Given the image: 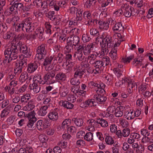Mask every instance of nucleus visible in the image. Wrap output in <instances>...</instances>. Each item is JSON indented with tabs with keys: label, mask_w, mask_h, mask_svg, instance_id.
<instances>
[{
	"label": "nucleus",
	"mask_w": 153,
	"mask_h": 153,
	"mask_svg": "<svg viewBox=\"0 0 153 153\" xmlns=\"http://www.w3.org/2000/svg\"><path fill=\"white\" fill-rule=\"evenodd\" d=\"M22 42H19L17 45H12L10 47L6 48L4 51L5 59L4 63H10L12 60L17 58L19 53L24 54L25 58H30L31 56L30 53V49L25 45H22Z\"/></svg>",
	"instance_id": "1"
},
{
	"label": "nucleus",
	"mask_w": 153,
	"mask_h": 153,
	"mask_svg": "<svg viewBox=\"0 0 153 153\" xmlns=\"http://www.w3.org/2000/svg\"><path fill=\"white\" fill-rule=\"evenodd\" d=\"M22 22L23 23V26L25 28L27 33H30L35 29L36 23L34 22L32 18L30 17L26 18Z\"/></svg>",
	"instance_id": "2"
},
{
	"label": "nucleus",
	"mask_w": 153,
	"mask_h": 153,
	"mask_svg": "<svg viewBox=\"0 0 153 153\" xmlns=\"http://www.w3.org/2000/svg\"><path fill=\"white\" fill-rule=\"evenodd\" d=\"M97 44L96 42H93L89 43L87 45L84 47L83 46L80 45L78 48L82 52L83 51V53L85 56L89 55L91 52H94L97 47Z\"/></svg>",
	"instance_id": "3"
},
{
	"label": "nucleus",
	"mask_w": 153,
	"mask_h": 153,
	"mask_svg": "<svg viewBox=\"0 0 153 153\" xmlns=\"http://www.w3.org/2000/svg\"><path fill=\"white\" fill-rule=\"evenodd\" d=\"M36 51L37 53L36 55V58L39 60L44 59L47 55L48 52L46 45L41 44L37 47Z\"/></svg>",
	"instance_id": "4"
},
{
	"label": "nucleus",
	"mask_w": 153,
	"mask_h": 153,
	"mask_svg": "<svg viewBox=\"0 0 153 153\" xmlns=\"http://www.w3.org/2000/svg\"><path fill=\"white\" fill-rule=\"evenodd\" d=\"M121 8L122 9L123 14L126 17L129 18L131 16H134L135 15L134 12L135 10L131 6L124 5V6L121 7Z\"/></svg>",
	"instance_id": "5"
},
{
	"label": "nucleus",
	"mask_w": 153,
	"mask_h": 153,
	"mask_svg": "<svg viewBox=\"0 0 153 153\" xmlns=\"http://www.w3.org/2000/svg\"><path fill=\"white\" fill-rule=\"evenodd\" d=\"M55 75V72L54 70H52L50 72L47 73L45 74L43 77L45 84L46 82H48L49 84L53 83L55 82V80H52Z\"/></svg>",
	"instance_id": "6"
},
{
	"label": "nucleus",
	"mask_w": 153,
	"mask_h": 153,
	"mask_svg": "<svg viewBox=\"0 0 153 153\" xmlns=\"http://www.w3.org/2000/svg\"><path fill=\"white\" fill-rule=\"evenodd\" d=\"M27 58L24 57L16 63V67L14 69L15 71H16L19 73L21 72L22 68L25 67L27 64Z\"/></svg>",
	"instance_id": "7"
},
{
	"label": "nucleus",
	"mask_w": 153,
	"mask_h": 153,
	"mask_svg": "<svg viewBox=\"0 0 153 153\" xmlns=\"http://www.w3.org/2000/svg\"><path fill=\"white\" fill-rule=\"evenodd\" d=\"M105 44L108 48H112L114 45V41L112 37L109 35H107L103 39L100 43H103Z\"/></svg>",
	"instance_id": "8"
},
{
	"label": "nucleus",
	"mask_w": 153,
	"mask_h": 153,
	"mask_svg": "<svg viewBox=\"0 0 153 153\" xmlns=\"http://www.w3.org/2000/svg\"><path fill=\"white\" fill-rule=\"evenodd\" d=\"M59 109L58 108H55L53 110H51L48 113V116L49 118L53 121L57 120L58 118V112Z\"/></svg>",
	"instance_id": "9"
},
{
	"label": "nucleus",
	"mask_w": 153,
	"mask_h": 153,
	"mask_svg": "<svg viewBox=\"0 0 153 153\" xmlns=\"http://www.w3.org/2000/svg\"><path fill=\"white\" fill-rule=\"evenodd\" d=\"M53 55H49L46 57L44 59L43 62V65L45 67V68L48 67L49 69L48 70H51L52 68L50 67L51 64L53 59Z\"/></svg>",
	"instance_id": "10"
},
{
	"label": "nucleus",
	"mask_w": 153,
	"mask_h": 153,
	"mask_svg": "<svg viewBox=\"0 0 153 153\" xmlns=\"http://www.w3.org/2000/svg\"><path fill=\"white\" fill-rule=\"evenodd\" d=\"M31 79L30 77L28 76L27 73L25 72L22 73L19 79V81L21 82H26V83L28 84Z\"/></svg>",
	"instance_id": "11"
},
{
	"label": "nucleus",
	"mask_w": 153,
	"mask_h": 153,
	"mask_svg": "<svg viewBox=\"0 0 153 153\" xmlns=\"http://www.w3.org/2000/svg\"><path fill=\"white\" fill-rule=\"evenodd\" d=\"M88 126L87 129L89 131H93L95 130L94 126L97 124L96 121L93 119H90L87 121Z\"/></svg>",
	"instance_id": "12"
},
{
	"label": "nucleus",
	"mask_w": 153,
	"mask_h": 153,
	"mask_svg": "<svg viewBox=\"0 0 153 153\" xmlns=\"http://www.w3.org/2000/svg\"><path fill=\"white\" fill-rule=\"evenodd\" d=\"M29 88L30 91L33 92L37 94L39 93L40 90V87L39 86L36 82H35L32 84H30L29 86Z\"/></svg>",
	"instance_id": "13"
},
{
	"label": "nucleus",
	"mask_w": 153,
	"mask_h": 153,
	"mask_svg": "<svg viewBox=\"0 0 153 153\" xmlns=\"http://www.w3.org/2000/svg\"><path fill=\"white\" fill-rule=\"evenodd\" d=\"M80 48L78 47L76 51L75 52L74 56L75 58H76V59L79 61L82 62L84 60L85 56H83L82 52L80 50Z\"/></svg>",
	"instance_id": "14"
},
{
	"label": "nucleus",
	"mask_w": 153,
	"mask_h": 153,
	"mask_svg": "<svg viewBox=\"0 0 153 153\" xmlns=\"http://www.w3.org/2000/svg\"><path fill=\"white\" fill-rule=\"evenodd\" d=\"M59 104L61 106L67 109H71L74 106L73 104L66 101H60L59 102Z\"/></svg>",
	"instance_id": "15"
},
{
	"label": "nucleus",
	"mask_w": 153,
	"mask_h": 153,
	"mask_svg": "<svg viewBox=\"0 0 153 153\" xmlns=\"http://www.w3.org/2000/svg\"><path fill=\"white\" fill-rule=\"evenodd\" d=\"M28 66L27 71L28 73H31L36 70L38 67V65L37 63L34 62L28 64Z\"/></svg>",
	"instance_id": "16"
},
{
	"label": "nucleus",
	"mask_w": 153,
	"mask_h": 153,
	"mask_svg": "<svg viewBox=\"0 0 153 153\" xmlns=\"http://www.w3.org/2000/svg\"><path fill=\"white\" fill-rule=\"evenodd\" d=\"M72 121L77 127H80L84 126V120L82 118L74 117L72 119Z\"/></svg>",
	"instance_id": "17"
},
{
	"label": "nucleus",
	"mask_w": 153,
	"mask_h": 153,
	"mask_svg": "<svg viewBox=\"0 0 153 153\" xmlns=\"http://www.w3.org/2000/svg\"><path fill=\"white\" fill-rule=\"evenodd\" d=\"M93 97L100 104L105 102L107 100L106 97L103 94L99 95L95 94L94 95Z\"/></svg>",
	"instance_id": "18"
},
{
	"label": "nucleus",
	"mask_w": 153,
	"mask_h": 153,
	"mask_svg": "<svg viewBox=\"0 0 153 153\" xmlns=\"http://www.w3.org/2000/svg\"><path fill=\"white\" fill-rule=\"evenodd\" d=\"M71 39H67V41L70 42V44L75 46L77 45L79 42V38L78 36H74L73 38H71Z\"/></svg>",
	"instance_id": "19"
},
{
	"label": "nucleus",
	"mask_w": 153,
	"mask_h": 153,
	"mask_svg": "<svg viewBox=\"0 0 153 153\" xmlns=\"http://www.w3.org/2000/svg\"><path fill=\"white\" fill-rule=\"evenodd\" d=\"M23 23L22 22H21L19 23L16 24L15 23L13 24V26L14 27L16 32H19L21 30L23 31L25 30V28L23 26Z\"/></svg>",
	"instance_id": "20"
},
{
	"label": "nucleus",
	"mask_w": 153,
	"mask_h": 153,
	"mask_svg": "<svg viewBox=\"0 0 153 153\" xmlns=\"http://www.w3.org/2000/svg\"><path fill=\"white\" fill-rule=\"evenodd\" d=\"M99 28L104 30H107L109 28V24L107 22L100 20L98 22Z\"/></svg>",
	"instance_id": "21"
},
{
	"label": "nucleus",
	"mask_w": 153,
	"mask_h": 153,
	"mask_svg": "<svg viewBox=\"0 0 153 153\" xmlns=\"http://www.w3.org/2000/svg\"><path fill=\"white\" fill-rule=\"evenodd\" d=\"M114 31H120L124 30V26H123L121 22H117L112 27Z\"/></svg>",
	"instance_id": "22"
},
{
	"label": "nucleus",
	"mask_w": 153,
	"mask_h": 153,
	"mask_svg": "<svg viewBox=\"0 0 153 153\" xmlns=\"http://www.w3.org/2000/svg\"><path fill=\"white\" fill-rule=\"evenodd\" d=\"M62 16L60 15H56L52 21H53L54 25H61L62 19Z\"/></svg>",
	"instance_id": "23"
},
{
	"label": "nucleus",
	"mask_w": 153,
	"mask_h": 153,
	"mask_svg": "<svg viewBox=\"0 0 153 153\" xmlns=\"http://www.w3.org/2000/svg\"><path fill=\"white\" fill-rule=\"evenodd\" d=\"M125 116L127 120H131L134 119L135 117L134 111L133 110H130L127 111L125 113Z\"/></svg>",
	"instance_id": "24"
},
{
	"label": "nucleus",
	"mask_w": 153,
	"mask_h": 153,
	"mask_svg": "<svg viewBox=\"0 0 153 153\" xmlns=\"http://www.w3.org/2000/svg\"><path fill=\"white\" fill-rule=\"evenodd\" d=\"M97 124L100 125L101 127H106L108 126V124L107 121L102 118H99L96 120Z\"/></svg>",
	"instance_id": "25"
},
{
	"label": "nucleus",
	"mask_w": 153,
	"mask_h": 153,
	"mask_svg": "<svg viewBox=\"0 0 153 153\" xmlns=\"http://www.w3.org/2000/svg\"><path fill=\"white\" fill-rule=\"evenodd\" d=\"M123 106H120L117 107L116 108L115 111L114 113V115L117 117H122L123 114Z\"/></svg>",
	"instance_id": "26"
},
{
	"label": "nucleus",
	"mask_w": 153,
	"mask_h": 153,
	"mask_svg": "<svg viewBox=\"0 0 153 153\" xmlns=\"http://www.w3.org/2000/svg\"><path fill=\"white\" fill-rule=\"evenodd\" d=\"M55 78L57 81H64L66 80V76L63 72H59L56 74Z\"/></svg>",
	"instance_id": "27"
},
{
	"label": "nucleus",
	"mask_w": 153,
	"mask_h": 153,
	"mask_svg": "<svg viewBox=\"0 0 153 153\" xmlns=\"http://www.w3.org/2000/svg\"><path fill=\"white\" fill-rule=\"evenodd\" d=\"M36 125L37 128L39 130L47 128V126L46 125V124L43 123V121L42 120H39L37 121Z\"/></svg>",
	"instance_id": "28"
},
{
	"label": "nucleus",
	"mask_w": 153,
	"mask_h": 153,
	"mask_svg": "<svg viewBox=\"0 0 153 153\" xmlns=\"http://www.w3.org/2000/svg\"><path fill=\"white\" fill-rule=\"evenodd\" d=\"M48 108L47 105L42 106L39 111V115L42 116H45L47 113V110Z\"/></svg>",
	"instance_id": "29"
},
{
	"label": "nucleus",
	"mask_w": 153,
	"mask_h": 153,
	"mask_svg": "<svg viewBox=\"0 0 153 153\" xmlns=\"http://www.w3.org/2000/svg\"><path fill=\"white\" fill-rule=\"evenodd\" d=\"M83 10L80 9L77 10L76 12V17L75 19V21H81L82 19V13H83Z\"/></svg>",
	"instance_id": "30"
},
{
	"label": "nucleus",
	"mask_w": 153,
	"mask_h": 153,
	"mask_svg": "<svg viewBox=\"0 0 153 153\" xmlns=\"http://www.w3.org/2000/svg\"><path fill=\"white\" fill-rule=\"evenodd\" d=\"M73 49V46L70 42H67V45L64 48L65 53H69Z\"/></svg>",
	"instance_id": "31"
},
{
	"label": "nucleus",
	"mask_w": 153,
	"mask_h": 153,
	"mask_svg": "<svg viewBox=\"0 0 153 153\" xmlns=\"http://www.w3.org/2000/svg\"><path fill=\"white\" fill-rule=\"evenodd\" d=\"M85 72V69L82 70L78 69L75 72L74 76L75 78H77L79 77L81 78L82 77V76Z\"/></svg>",
	"instance_id": "32"
},
{
	"label": "nucleus",
	"mask_w": 153,
	"mask_h": 153,
	"mask_svg": "<svg viewBox=\"0 0 153 153\" xmlns=\"http://www.w3.org/2000/svg\"><path fill=\"white\" fill-rule=\"evenodd\" d=\"M117 53V50L112 49L109 53L110 56L113 60H115L118 57Z\"/></svg>",
	"instance_id": "33"
},
{
	"label": "nucleus",
	"mask_w": 153,
	"mask_h": 153,
	"mask_svg": "<svg viewBox=\"0 0 153 153\" xmlns=\"http://www.w3.org/2000/svg\"><path fill=\"white\" fill-rule=\"evenodd\" d=\"M13 33L10 32H7L3 36V38L5 40H12L13 39L14 36Z\"/></svg>",
	"instance_id": "34"
},
{
	"label": "nucleus",
	"mask_w": 153,
	"mask_h": 153,
	"mask_svg": "<svg viewBox=\"0 0 153 153\" xmlns=\"http://www.w3.org/2000/svg\"><path fill=\"white\" fill-rule=\"evenodd\" d=\"M83 17L86 21L92 19V16L91 13L89 11H85L83 13Z\"/></svg>",
	"instance_id": "35"
},
{
	"label": "nucleus",
	"mask_w": 153,
	"mask_h": 153,
	"mask_svg": "<svg viewBox=\"0 0 153 153\" xmlns=\"http://www.w3.org/2000/svg\"><path fill=\"white\" fill-rule=\"evenodd\" d=\"M31 98L30 94H26L22 97L20 100V102L22 103H25L27 102Z\"/></svg>",
	"instance_id": "36"
},
{
	"label": "nucleus",
	"mask_w": 153,
	"mask_h": 153,
	"mask_svg": "<svg viewBox=\"0 0 153 153\" xmlns=\"http://www.w3.org/2000/svg\"><path fill=\"white\" fill-rule=\"evenodd\" d=\"M36 115V113L34 111H32L27 114L26 117H27L28 120H33V119H35V120H37V119L35 116Z\"/></svg>",
	"instance_id": "37"
},
{
	"label": "nucleus",
	"mask_w": 153,
	"mask_h": 153,
	"mask_svg": "<svg viewBox=\"0 0 153 153\" xmlns=\"http://www.w3.org/2000/svg\"><path fill=\"white\" fill-rule=\"evenodd\" d=\"M10 113V111L7 107L1 111L0 115L1 118H5Z\"/></svg>",
	"instance_id": "38"
},
{
	"label": "nucleus",
	"mask_w": 153,
	"mask_h": 153,
	"mask_svg": "<svg viewBox=\"0 0 153 153\" xmlns=\"http://www.w3.org/2000/svg\"><path fill=\"white\" fill-rule=\"evenodd\" d=\"M84 139L88 141H90L92 140L93 139V134L91 132L86 133L84 136Z\"/></svg>",
	"instance_id": "39"
},
{
	"label": "nucleus",
	"mask_w": 153,
	"mask_h": 153,
	"mask_svg": "<svg viewBox=\"0 0 153 153\" xmlns=\"http://www.w3.org/2000/svg\"><path fill=\"white\" fill-rule=\"evenodd\" d=\"M35 107V106L33 102V101L30 100L28 102L27 105L24 108L26 110H32Z\"/></svg>",
	"instance_id": "40"
},
{
	"label": "nucleus",
	"mask_w": 153,
	"mask_h": 153,
	"mask_svg": "<svg viewBox=\"0 0 153 153\" xmlns=\"http://www.w3.org/2000/svg\"><path fill=\"white\" fill-rule=\"evenodd\" d=\"M45 32L46 33L49 35L51 34V28L52 27L50 23L48 22H45Z\"/></svg>",
	"instance_id": "41"
},
{
	"label": "nucleus",
	"mask_w": 153,
	"mask_h": 153,
	"mask_svg": "<svg viewBox=\"0 0 153 153\" xmlns=\"http://www.w3.org/2000/svg\"><path fill=\"white\" fill-rule=\"evenodd\" d=\"M105 141L106 143L108 145H111L114 143V141L112 137L109 136H107L105 138Z\"/></svg>",
	"instance_id": "42"
},
{
	"label": "nucleus",
	"mask_w": 153,
	"mask_h": 153,
	"mask_svg": "<svg viewBox=\"0 0 153 153\" xmlns=\"http://www.w3.org/2000/svg\"><path fill=\"white\" fill-rule=\"evenodd\" d=\"M34 81H37L39 83L42 85L45 84L44 81L43 80L40 75H38L36 76H35L33 78Z\"/></svg>",
	"instance_id": "43"
},
{
	"label": "nucleus",
	"mask_w": 153,
	"mask_h": 153,
	"mask_svg": "<svg viewBox=\"0 0 153 153\" xmlns=\"http://www.w3.org/2000/svg\"><path fill=\"white\" fill-rule=\"evenodd\" d=\"M100 45L101 47L102 48V52L103 54H105L107 53L109 50H108L107 47H106V45L103 43H100Z\"/></svg>",
	"instance_id": "44"
},
{
	"label": "nucleus",
	"mask_w": 153,
	"mask_h": 153,
	"mask_svg": "<svg viewBox=\"0 0 153 153\" xmlns=\"http://www.w3.org/2000/svg\"><path fill=\"white\" fill-rule=\"evenodd\" d=\"M134 55H131L128 57H126V56L125 58H122V61L124 63L127 62L129 63L131 60L134 58Z\"/></svg>",
	"instance_id": "45"
},
{
	"label": "nucleus",
	"mask_w": 153,
	"mask_h": 153,
	"mask_svg": "<svg viewBox=\"0 0 153 153\" xmlns=\"http://www.w3.org/2000/svg\"><path fill=\"white\" fill-rule=\"evenodd\" d=\"M66 54L65 57V58L66 62L68 61V63L70 64H71V65H73L74 63L73 62H71L72 60V55L70 54L69 53H66L65 54Z\"/></svg>",
	"instance_id": "46"
},
{
	"label": "nucleus",
	"mask_w": 153,
	"mask_h": 153,
	"mask_svg": "<svg viewBox=\"0 0 153 153\" xmlns=\"http://www.w3.org/2000/svg\"><path fill=\"white\" fill-rule=\"evenodd\" d=\"M102 62L104 64V65L105 66L110 65L111 64L110 61V59L109 57L108 56H105L103 57L102 59Z\"/></svg>",
	"instance_id": "47"
},
{
	"label": "nucleus",
	"mask_w": 153,
	"mask_h": 153,
	"mask_svg": "<svg viewBox=\"0 0 153 153\" xmlns=\"http://www.w3.org/2000/svg\"><path fill=\"white\" fill-rule=\"evenodd\" d=\"M116 108L114 106H109L107 109V111L108 112V115L113 114L114 113Z\"/></svg>",
	"instance_id": "48"
},
{
	"label": "nucleus",
	"mask_w": 153,
	"mask_h": 153,
	"mask_svg": "<svg viewBox=\"0 0 153 153\" xmlns=\"http://www.w3.org/2000/svg\"><path fill=\"white\" fill-rule=\"evenodd\" d=\"M102 67H104L102 61L97 60L95 62L94 67L96 68L100 69Z\"/></svg>",
	"instance_id": "49"
},
{
	"label": "nucleus",
	"mask_w": 153,
	"mask_h": 153,
	"mask_svg": "<svg viewBox=\"0 0 153 153\" xmlns=\"http://www.w3.org/2000/svg\"><path fill=\"white\" fill-rule=\"evenodd\" d=\"M91 39L89 35L87 34L84 33L82 36V39L84 42H89Z\"/></svg>",
	"instance_id": "50"
},
{
	"label": "nucleus",
	"mask_w": 153,
	"mask_h": 153,
	"mask_svg": "<svg viewBox=\"0 0 153 153\" xmlns=\"http://www.w3.org/2000/svg\"><path fill=\"white\" fill-rule=\"evenodd\" d=\"M39 140L42 143H44L47 142L48 140L47 137L44 134L40 135L39 136Z\"/></svg>",
	"instance_id": "51"
},
{
	"label": "nucleus",
	"mask_w": 153,
	"mask_h": 153,
	"mask_svg": "<svg viewBox=\"0 0 153 153\" xmlns=\"http://www.w3.org/2000/svg\"><path fill=\"white\" fill-rule=\"evenodd\" d=\"M7 8L10 10V12L13 13L15 10V9H16L15 1L14 2L13 1L12 2H11Z\"/></svg>",
	"instance_id": "52"
},
{
	"label": "nucleus",
	"mask_w": 153,
	"mask_h": 153,
	"mask_svg": "<svg viewBox=\"0 0 153 153\" xmlns=\"http://www.w3.org/2000/svg\"><path fill=\"white\" fill-rule=\"evenodd\" d=\"M43 103L45 105H47L48 107H49L53 105L51 103V99L50 98H46L45 99L43 102Z\"/></svg>",
	"instance_id": "53"
},
{
	"label": "nucleus",
	"mask_w": 153,
	"mask_h": 153,
	"mask_svg": "<svg viewBox=\"0 0 153 153\" xmlns=\"http://www.w3.org/2000/svg\"><path fill=\"white\" fill-rule=\"evenodd\" d=\"M70 83L71 85L74 86L78 87V85L80 84V82L79 80H77L75 78H72L70 80Z\"/></svg>",
	"instance_id": "54"
},
{
	"label": "nucleus",
	"mask_w": 153,
	"mask_h": 153,
	"mask_svg": "<svg viewBox=\"0 0 153 153\" xmlns=\"http://www.w3.org/2000/svg\"><path fill=\"white\" fill-rule=\"evenodd\" d=\"M55 12L54 11H50L48 13H46V16L50 19V20H53L54 17L55 16L54 15Z\"/></svg>",
	"instance_id": "55"
},
{
	"label": "nucleus",
	"mask_w": 153,
	"mask_h": 153,
	"mask_svg": "<svg viewBox=\"0 0 153 153\" xmlns=\"http://www.w3.org/2000/svg\"><path fill=\"white\" fill-rule=\"evenodd\" d=\"M67 99L68 101L74 102L76 100V96L74 94H69Z\"/></svg>",
	"instance_id": "56"
},
{
	"label": "nucleus",
	"mask_w": 153,
	"mask_h": 153,
	"mask_svg": "<svg viewBox=\"0 0 153 153\" xmlns=\"http://www.w3.org/2000/svg\"><path fill=\"white\" fill-rule=\"evenodd\" d=\"M130 136L135 140H136L138 141L140 137V134L136 133H131Z\"/></svg>",
	"instance_id": "57"
},
{
	"label": "nucleus",
	"mask_w": 153,
	"mask_h": 153,
	"mask_svg": "<svg viewBox=\"0 0 153 153\" xmlns=\"http://www.w3.org/2000/svg\"><path fill=\"white\" fill-rule=\"evenodd\" d=\"M90 32L91 35L97 36L99 35V31L95 28H92L90 30Z\"/></svg>",
	"instance_id": "58"
},
{
	"label": "nucleus",
	"mask_w": 153,
	"mask_h": 153,
	"mask_svg": "<svg viewBox=\"0 0 153 153\" xmlns=\"http://www.w3.org/2000/svg\"><path fill=\"white\" fill-rule=\"evenodd\" d=\"M7 28L8 27L6 23H0V31L3 32H5Z\"/></svg>",
	"instance_id": "59"
},
{
	"label": "nucleus",
	"mask_w": 153,
	"mask_h": 153,
	"mask_svg": "<svg viewBox=\"0 0 153 153\" xmlns=\"http://www.w3.org/2000/svg\"><path fill=\"white\" fill-rule=\"evenodd\" d=\"M123 135L124 137L128 136L130 133V130L129 128H124L123 130Z\"/></svg>",
	"instance_id": "60"
},
{
	"label": "nucleus",
	"mask_w": 153,
	"mask_h": 153,
	"mask_svg": "<svg viewBox=\"0 0 153 153\" xmlns=\"http://www.w3.org/2000/svg\"><path fill=\"white\" fill-rule=\"evenodd\" d=\"M95 3L96 1L94 0H88L85 3V5L87 8H89L91 6L92 4Z\"/></svg>",
	"instance_id": "61"
},
{
	"label": "nucleus",
	"mask_w": 153,
	"mask_h": 153,
	"mask_svg": "<svg viewBox=\"0 0 153 153\" xmlns=\"http://www.w3.org/2000/svg\"><path fill=\"white\" fill-rule=\"evenodd\" d=\"M113 71L115 73V74L118 77H120L122 75L123 71L119 68H114L113 69Z\"/></svg>",
	"instance_id": "62"
},
{
	"label": "nucleus",
	"mask_w": 153,
	"mask_h": 153,
	"mask_svg": "<svg viewBox=\"0 0 153 153\" xmlns=\"http://www.w3.org/2000/svg\"><path fill=\"white\" fill-rule=\"evenodd\" d=\"M57 145L60 146L63 149L66 148L68 146V143L65 141H61L59 142Z\"/></svg>",
	"instance_id": "63"
},
{
	"label": "nucleus",
	"mask_w": 153,
	"mask_h": 153,
	"mask_svg": "<svg viewBox=\"0 0 153 153\" xmlns=\"http://www.w3.org/2000/svg\"><path fill=\"white\" fill-rule=\"evenodd\" d=\"M15 2L16 6V10L17 11L18 10L21 11L24 5L22 3H19L16 1H15Z\"/></svg>",
	"instance_id": "64"
}]
</instances>
